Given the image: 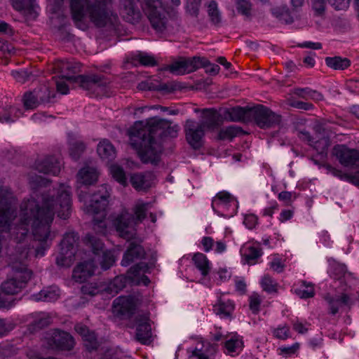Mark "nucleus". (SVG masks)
I'll return each instance as SVG.
<instances>
[{
	"label": "nucleus",
	"mask_w": 359,
	"mask_h": 359,
	"mask_svg": "<svg viewBox=\"0 0 359 359\" xmlns=\"http://www.w3.org/2000/svg\"><path fill=\"white\" fill-rule=\"evenodd\" d=\"M335 10H346L349 6L350 0H328Z\"/></svg>",
	"instance_id": "nucleus-58"
},
{
	"label": "nucleus",
	"mask_w": 359,
	"mask_h": 359,
	"mask_svg": "<svg viewBox=\"0 0 359 359\" xmlns=\"http://www.w3.org/2000/svg\"><path fill=\"white\" fill-rule=\"evenodd\" d=\"M11 75L20 83L32 80L35 76L32 72L27 69L13 70L11 72Z\"/></svg>",
	"instance_id": "nucleus-47"
},
{
	"label": "nucleus",
	"mask_w": 359,
	"mask_h": 359,
	"mask_svg": "<svg viewBox=\"0 0 359 359\" xmlns=\"http://www.w3.org/2000/svg\"><path fill=\"white\" fill-rule=\"evenodd\" d=\"M332 153L339 162L345 167L353 166L359 163V151L344 144L334 146Z\"/></svg>",
	"instance_id": "nucleus-12"
},
{
	"label": "nucleus",
	"mask_w": 359,
	"mask_h": 359,
	"mask_svg": "<svg viewBox=\"0 0 359 359\" xmlns=\"http://www.w3.org/2000/svg\"><path fill=\"white\" fill-rule=\"evenodd\" d=\"M201 0H188L186 10L192 17L197 18L199 13Z\"/></svg>",
	"instance_id": "nucleus-55"
},
{
	"label": "nucleus",
	"mask_w": 359,
	"mask_h": 359,
	"mask_svg": "<svg viewBox=\"0 0 359 359\" xmlns=\"http://www.w3.org/2000/svg\"><path fill=\"white\" fill-rule=\"evenodd\" d=\"M13 277L1 284V290L6 294L13 295L24 288L32 277V271L22 262H15L11 265Z\"/></svg>",
	"instance_id": "nucleus-6"
},
{
	"label": "nucleus",
	"mask_w": 359,
	"mask_h": 359,
	"mask_svg": "<svg viewBox=\"0 0 359 359\" xmlns=\"http://www.w3.org/2000/svg\"><path fill=\"white\" fill-rule=\"evenodd\" d=\"M50 323V316L48 314L43 313L37 319L34 320L28 325V330L30 332H35L48 326Z\"/></svg>",
	"instance_id": "nucleus-37"
},
{
	"label": "nucleus",
	"mask_w": 359,
	"mask_h": 359,
	"mask_svg": "<svg viewBox=\"0 0 359 359\" xmlns=\"http://www.w3.org/2000/svg\"><path fill=\"white\" fill-rule=\"evenodd\" d=\"M109 193L106 184H102L92 196L89 205H86L88 214L97 215L93 219V229L98 233H104L107 224L104 212L109 203Z\"/></svg>",
	"instance_id": "nucleus-5"
},
{
	"label": "nucleus",
	"mask_w": 359,
	"mask_h": 359,
	"mask_svg": "<svg viewBox=\"0 0 359 359\" xmlns=\"http://www.w3.org/2000/svg\"><path fill=\"white\" fill-rule=\"evenodd\" d=\"M262 287L268 292H276L277 284L269 275H265L261 281Z\"/></svg>",
	"instance_id": "nucleus-52"
},
{
	"label": "nucleus",
	"mask_w": 359,
	"mask_h": 359,
	"mask_svg": "<svg viewBox=\"0 0 359 359\" xmlns=\"http://www.w3.org/2000/svg\"><path fill=\"white\" fill-rule=\"evenodd\" d=\"M330 145L329 137H323L320 140L313 142L312 145L314 149L320 154H324Z\"/></svg>",
	"instance_id": "nucleus-54"
},
{
	"label": "nucleus",
	"mask_w": 359,
	"mask_h": 359,
	"mask_svg": "<svg viewBox=\"0 0 359 359\" xmlns=\"http://www.w3.org/2000/svg\"><path fill=\"white\" fill-rule=\"evenodd\" d=\"M111 173L116 181L123 186L127 185V177L123 169L118 165L111 166Z\"/></svg>",
	"instance_id": "nucleus-48"
},
{
	"label": "nucleus",
	"mask_w": 359,
	"mask_h": 359,
	"mask_svg": "<svg viewBox=\"0 0 359 359\" xmlns=\"http://www.w3.org/2000/svg\"><path fill=\"white\" fill-rule=\"evenodd\" d=\"M60 163L54 156H48L37 162L36 168L39 172L57 175L60 172Z\"/></svg>",
	"instance_id": "nucleus-21"
},
{
	"label": "nucleus",
	"mask_w": 359,
	"mask_h": 359,
	"mask_svg": "<svg viewBox=\"0 0 359 359\" xmlns=\"http://www.w3.org/2000/svg\"><path fill=\"white\" fill-rule=\"evenodd\" d=\"M187 60L190 72H193L201 67H208L210 65V61L205 57L195 56Z\"/></svg>",
	"instance_id": "nucleus-42"
},
{
	"label": "nucleus",
	"mask_w": 359,
	"mask_h": 359,
	"mask_svg": "<svg viewBox=\"0 0 359 359\" xmlns=\"http://www.w3.org/2000/svg\"><path fill=\"white\" fill-rule=\"evenodd\" d=\"M148 203H137L133 208L134 221L133 224L142 222L146 217V211L147 210Z\"/></svg>",
	"instance_id": "nucleus-45"
},
{
	"label": "nucleus",
	"mask_w": 359,
	"mask_h": 359,
	"mask_svg": "<svg viewBox=\"0 0 359 359\" xmlns=\"http://www.w3.org/2000/svg\"><path fill=\"white\" fill-rule=\"evenodd\" d=\"M82 339L83 340L84 346L88 351H92L97 348L98 341L93 331H90L86 334V337H83Z\"/></svg>",
	"instance_id": "nucleus-50"
},
{
	"label": "nucleus",
	"mask_w": 359,
	"mask_h": 359,
	"mask_svg": "<svg viewBox=\"0 0 359 359\" xmlns=\"http://www.w3.org/2000/svg\"><path fill=\"white\" fill-rule=\"evenodd\" d=\"M29 184L34 190L30 199L24 201L20 205V224L17 236L21 240L28 233L31 226L33 238L38 241V245H32L28 252H22V258H27L29 253L33 252L35 257H42L48 245L46 243L50 236V226L53 220L55 213L63 219L68 218L71 213L70 187L62 184L57 192V200L53 195L46 191L44 188L48 180L41 176H30Z\"/></svg>",
	"instance_id": "nucleus-1"
},
{
	"label": "nucleus",
	"mask_w": 359,
	"mask_h": 359,
	"mask_svg": "<svg viewBox=\"0 0 359 359\" xmlns=\"http://www.w3.org/2000/svg\"><path fill=\"white\" fill-rule=\"evenodd\" d=\"M312 89L309 88H297L294 89V94L302 99L308 100L310 98V95Z\"/></svg>",
	"instance_id": "nucleus-61"
},
{
	"label": "nucleus",
	"mask_w": 359,
	"mask_h": 359,
	"mask_svg": "<svg viewBox=\"0 0 359 359\" xmlns=\"http://www.w3.org/2000/svg\"><path fill=\"white\" fill-rule=\"evenodd\" d=\"M135 310L134 299L131 297L120 296L114 300L113 313L121 319L130 318L134 313Z\"/></svg>",
	"instance_id": "nucleus-14"
},
{
	"label": "nucleus",
	"mask_w": 359,
	"mask_h": 359,
	"mask_svg": "<svg viewBox=\"0 0 359 359\" xmlns=\"http://www.w3.org/2000/svg\"><path fill=\"white\" fill-rule=\"evenodd\" d=\"M144 129V121L135 123L129 130L131 145L137 150L139 156L144 163L157 165L161 161L162 146Z\"/></svg>",
	"instance_id": "nucleus-3"
},
{
	"label": "nucleus",
	"mask_w": 359,
	"mask_h": 359,
	"mask_svg": "<svg viewBox=\"0 0 359 359\" xmlns=\"http://www.w3.org/2000/svg\"><path fill=\"white\" fill-rule=\"evenodd\" d=\"M208 14L212 24L219 27L222 23V15L219 11L217 4L215 1H211L208 6Z\"/></svg>",
	"instance_id": "nucleus-38"
},
{
	"label": "nucleus",
	"mask_w": 359,
	"mask_h": 359,
	"mask_svg": "<svg viewBox=\"0 0 359 359\" xmlns=\"http://www.w3.org/2000/svg\"><path fill=\"white\" fill-rule=\"evenodd\" d=\"M325 299L327 302L330 306V313L335 315L340 307L347 306L350 302V297L346 294H341L335 297H331L327 294L325 297Z\"/></svg>",
	"instance_id": "nucleus-26"
},
{
	"label": "nucleus",
	"mask_w": 359,
	"mask_h": 359,
	"mask_svg": "<svg viewBox=\"0 0 359 359\" xmlns=\"http://www.w3.org/2000/svg\"><path fill=\"white\" fill-rule=\"evenodd\" d=\"M325 63L327 67L335 70H344L351 65L349 59L340 56L327 57Z\"/></svg>",
	"instance_id": "nucleus-30"
},
{
	"label": "nucleus",
	"mask_w": 359,
	"mask_h": 359,
	"mask_svg": "<svg viewBox=\"0 0 359 359\" xmlns=\"http://www.w3.org/2000/svg\"><path fill=\"white\" fill-rule=\"evenodd\" d=\"M257 223V217L255 215H248L245 217L243 224L249 229H253Z\"/></svg>",
	"instance_id": "nucleus-63"
},
{
	"label": "nucleus",
	"mask_w": 359,
	"mask_h": 359,
	"mask_svg": "<svg viewBox=\"0 0 359 359\" xmlns=\"http://www.w3.org/2000/svg\"><path fill=\"white\" fill-rule=\"evenodd\" d=\"M151 337V327L149 320L147 317L136 318L135 339L142 344L149 343Z\"/></svg>",
	"instance_id": "nucleus-19"
},
{
	"label": "nucleus",
	"mask_w": 359,
	"mask_h": 359,
	"mask_svg": "<svg viewBox=\"0 0 359 359\" xmlns=\"http://www.w3.org/2000/svg\"><path fill=\"white\" fill-rule=\"evenodd\" d=\"M75 252L61 250L60 254L56 257V264L60 266L69 267L71 266Z\"/></svg>",
	"instance_id": "nucleus-44"
},
{
	"label": "nucleus",
	"mask_w": 359,
	"mask_h": 359,
	"mask_svg": "<svg viewBox=\"0 0 359 359\" xmlns=\"http://www.w3.org/2000/svg\"><path fill=\"white\" fill-rule=\"evenodd\" d=\"M83 242L86 245L91 249L95 255H102L100 261L101 267L103 270L109 269L115 262V258L113 253L110 251H104V244L102 241L95 236L87 234Z\"/></svg>",
	"instance_id": "nucleus-11"
},
{
	"label": "nucleus",
	"mask_w": 359,
	"mask_h": 359,
	"mask_svg": "<svg viewBox=\"0 0 359 359\" xmlns=\"http://www.w3.org/2000/svg\"><path fill=\"white\" fill-rule=\"evenodd\" d=\"M252 107H235L225 109L223 111L224 119L233 122L251 121Z\"/></svg>",
	"instance_id": "nucleus-18"
},
{
	"label": "nucleus",
	"mask_w": 359,
	"mask_h": 359,
	"mask_svg": "<svg viewBox=\"0 0 359 359\" xmlns=\"http://www.w3.org/2000/svg\"><path fill=\"white\" fill-rule=\"evenodd\" d=\"M95 269L93 260L79 263L73 271L72 278L76 282L83 283L94 274Z\"/></svg>",
	"instance_id": "nucleus-20"
},
{
	"label": "nucleus",
	"mask_w": 359,
	"mask_h": 359,
	"mask_svg": "<svg viewBox=\"0 0 359 359\" xmlns=\"http://www.w3.org/2000/svg\"><path fill=\"white\" fill-rule=\"evenodd\" d=\"M111 218L113 226L121 237L129 240L134 236V229L132 226L134 217L128 210L122 209L119 213L111 215Z\"/></svg>",
	"instance_id": "nucleus-10"
},
{
	"label": "nucleus",
	"mask_w": 359,
	"mask_h": 359,
	"mask_svg": "<svg viewBox=\"0 0 359 359\" xmlns=\"http://www.w3.org/2000/svg\"><path fill=\"white\" fill-rule=\"evenodd\" d=\"M242 250H244L243 257L245 262L250 265L255 264L257 259L262 255V248L254 246L244 248Z\"/></svg>",
	"instance_id": "nucleus-33"
},
{
	"label": "nucleus",
	"mask_w": 359,
	"mask_h": 359,
	"mask_svg": "<svg viewBox=\"0 0 359 359\" xmlns=\"http://www.w3.org/2000/svg\"><path fill=\"white\" fill-rule=\"evenodd\" d=\"M139 0H121V13L124 20L131 24L139 22L141 18L137 7Z\"/></svg>",
	"instance_id": "nucleus-17"
},
{
	"label": "nucleus",
	"mask_w": 359,
	"mask_h": 359,
	"mask_svg": "<svg viewBox=\"0 0 359 359\" xmlns=\"http://www.w3.org/2000/svg\"><path fill=\"white\" fill-rule=\"evenodd\" d=\"M36 93V98L39 100L41 104L52 102L55 96L54 90H51L49 87L43 86L39 88L34 89Z\"/></svg>",
	"instance_id": "nucleus-35"
},
{
	"label": "nucleus",
	"mask_w": 359,
	"mask_h": 359,
	"mask_svg": "<svg viewBox=\"0 0 359 359\" xmlns=\"http://www.w3.org/2000/svg\"><path fill=\"white\" fill-rule=\"evenodd\" d=\"M13 7L18 11H30L33 9L34 0H11Z\"/></svg>",
	"instance_id": "nucleus-49"
},
{
	"label": "nucleus",
	"mask_w": 359,
	"mask_h": 359,
	"mask_svg": "<svg viewBox=\"0 0 359 359\" xmlns=\"http://www.w3.org/2000/svg\"><path fill=\"white\" fill-rule=\"evenodd\" d=\"M186 138L188 143L194 149H199L202 145V138L204 136V128L193 120H187L184 126Z\"/></svg>",
	"instance_id": "nucleus-16"
},
{
	"label": "nucleus",
	"mask_w": 359,
	"mask_h": 359,
	"mask_svg": "<svg viewBox=\"0 0 359 359\" xmlns=\"http://www.w3.org/2000/svg\"><path fill=\"white\" fill-rule=\"evenodd\" d=\"M72 15L75 22L85 16L97 27L118 25V17L113 11V0H70Z\"/></svg>",
	"instance_id": "nucleus-2"
},
{
	"label": "nucleus",
	"mask_w": 359,
	"mask_h": 359,
	"mask_svg": "<svg viewBox=\"0 0 359 359\" xmlns=\"http://www.w3.org/2000/svg\"><path fill=\"white\" fill-rule=\"evenodd\" d=\"M165 69L177 75H183L185 74L191 73L189 70V69L187 59L175 61L170 65L167 66Z\"/></svg>",
	"instance_id": "nucleus-36"
},
{
	"label": "nucleus",
	"mask_w": 359,
	"mask_h": 359,
	"mask_svg": "<svg viewBox=\"0 0 359 359\" xmlns=\"http://www.w3.org/2000/svg\"><path fill=\"white\" fill-rule=\"evenodd\" d=\"M261 301L257 294L250 297V309L254 313H257L259 310Z\"/></svg>",
	"instance_id": "nucleus-60"
},
{
	"label": "nucleus",
	"mask_w": 359,
	"mask_h": 359,
	"mask_svg": "<svg viewBox=\"0 0 359 359\" xmlns=\"http://www.w3.org/2000/svg\"><path fill=\"white\" fill-rule=\"evenodd\" d=\"M323 167L326 168V170L328 171V172H330L334 176L338 177L341 179H346L352 184L359 187V171L355 173L354 175L350 176L347 175L342 174L341 170H339L336 169L335 168H333L330 164H324Z\"/></svg>",
	"instance_id": "nucleus-39"
},
{
	"label": "nucleus",
	"mask_w": 359,
	"mask_h": 359,
	"mask_svg": "<svg viewBox=\"0 0 359 359\" xmlns=\"http://www.w3.org/2000/svg\"><path fill=\"white\" fill-rule=\"evenodd\" d=\"M146 4L148 18L156 32L163 33L168 30L170 25L162 0H146Z\"/></svg>",
	"instance_id": "nucleus-7"
},
{
	"label": "nucleus",
	"mask_w": 359,
	"mask_h": 359,
	"mask_svg": "<svg viewBox=\"0 0 359 359\" xmlns=\"http://www.w3.org/2000/svg\"><path fill=\"white\" fill-rule=\"evenodd\" d=\"M23 102L27 109H34L41 104L39 100L36 98V93L34 90L24 95Z\"/></svg>",
	"instance_id": "nucleus-43"
},
{
	"label": "nucleus",
	"mask_w": 359,
	"mask_h": 359,
	"mask_svg": "<svg viewBox=\"0 0 359 359\" xmlns=\"http://www.w3.org/2000/svg\"><path fill=\"white\" fill-rule=\"evenodd\" d=\"M79 238L78 234L75 232L67 233L60 243L62 251L76 252Z\"/></svg>",
	"instance_id": "nucleus-31"
},
{
	"label": "nucleus",
	"mask_w": 359,
	"mask_h": 359,
	"mask_svg": "<svg viewBox=\"0 0 359 359\" xmlns=\"http://www.w3.org/2000/svg\"><path fill=\"white\" fill-rule=\"evenodd\" d=\"M302 286L305 287L306 289H295V293L302 299H307L313 297L314 289L312 284H307L306 281H302Z\"/></svg>",
	"instance_id": "nucleus-51"
},
{
	"label": "nucleus",
	"mask_w": 359,
	"mask_h": 359,
	"mask_svg": "<svg viewBox=\"0 0 359 359\" xmlns=\"http://www.w3.org/2000/svg\"><path fill=\"white\" fill-rule=\"evenodd\" d=\"M203 120L200 124L204 128L215 130L223 123V114H219L214 109H205L203 110Z\"/></svg>",
	"instance_id": "nucleus-22"
},
{
	"label": "nucleus",
	"mask_w": 359,
	"mask_h": 359,
	"mask_svg": "<svg viewBox=\"0 0 359 359\" xmlns=\"http://www.w3.org/2000/svg\"><path fill=\"white\" fill-rule=\"evenodd\" d=\"M99 173L97 170L92 167L86 166L81 168L76 175V189L79 198L81 201L85 199L81 190L83 186H90L97 182Z\"/></svg>",
	"instance_id": "nucleus-13"
},
{
	"label": "nucleus",
	"mask_w": 359,
	"mask_h": 359,
	"mask_svg": "<svg viewBox=\"0 0 359 359\" xmlns=\"http://www.w3.org/2000/svg\"><path fill=\"white\" fill-rule=\"evenodd\" d=\"M233 309V306L231 302H221L218 305L216 313L217 314L223 315L225 317H228L230 316Z\"/></svg>",
	"instance_id": "nucleus-56"
},
{
	"label": "nucleus",
	"mask_w": 359,
	"mask_h": 359,
	"mask_svg": "<svg viewBox=\"0 0 359 359\" xmlns=\"http://www.w3.org/2000/svg\"><path fill=\"white\" fill-rule=\"evenodd\" d=\"M243 346V341L237 338H231L225 342V347L229 352H235L238 348Z\"/></svg>",
	"instance_id": "nucleus-57"
},
{
	"label": "nucleus",
	"mask_w": 359,
	"mask_h": 359,
	"mask_svg": "<svg viewBox=\"0 0 359 359\" xmlns=\"http://www.w3.org/2000/svg\"><path fill=\"white\" fill-rule=\"evenodd\" d=\"M290 328L287 326L278 327L273 330L274 336L280 339H285L288 337Z\"/></svg>",
	"instance_id": "nucleus-59"
},
{
	"label": "nucleus",
	"mask_w": 359,
	"mask_h": 359,
	"mask_svg": "<svg viewBox=\"0 0 359 359\" xmlns=\"http://www.w3.org/2000/svg\"><path fill=\"white\" fill-rule=\"evenodd\" d=\"M59 290L54 287H48L34 294L32 297L35 301L53 302L59 297Z\"/></svg>",
	"instance_id": "nucleus-29"
},
{
	"label": "nucleus",
	"mask_w": 359,
	"mask_h": 359,
	"mask_svg": "<svg viewBox=\"0 0 359 359\" xmlns=\"http://www.w3.org/2000/svg\"><path fill=\"white\" fill-rule=\"evenodd\" d=\"M15 327V324L6 318H0V337L7 335Z\"/></svg>",
	"instance_id": "nucleus-53"
},
{
	"label": "nucleus",
	"mask_w": 359,
	"mask_h": 359,
	"mask_svg": "<svg viewBox=\"0 0 359 359\" xmlns=\"http://www.w3.org/2000/svg\"><path fill=\"white\" fill-rule=\"evenodd\" d=\"M62 79L77 83L86 90H103L110 80L101 74H90L87 75H76L81 71V64L76 62L60 61L56 65Z\"/></svg>",
	"instance_id": "nucleus-4"
},
{
	"label": "nucleus",
	"mask_w": 359,
	"mask_h": 359,
	"mask_svg": "<svg viewBox=\"0 0 359 359\" xmlns=\"http://www.w3.org/2000/svg\"><path fill=\"white\" fill-rule=\"evenodd\" d=\"M144 129L147 130L155 139L156 137H176L179 131L177 124H172L168 120L158 117H153L144 123Z\"/></svg>",
	"instance_id": "nucleus-8"
},
{
	"label": "nucleus",
	"mask_w": 359,
	"mask_h": 359,
	"mask_svg": "<svg viewBox=\"0 0 359 359\" xmlns=\"http://www.w3.org/2000/svg\"><path fill=\"white\" fill-rule=\"evenodd\" d=\"M0 50L4 53L11 54L14 50L13 45L2 38H0Z\"/></svg>",
	"instance_id": "nucleus-64"
},
{
	"label": "nucleus",
	"mask_w": 359,
	"mask_h": 359,
	"mask_svg": "<svg viewBox=\"0 0 359 359\" xmlns=\"http://www.w3.org/2000/svg\"><path fill=\"white\" fill-rule=\"evenodd\" d=\"M68 146L69 156L74 161H78L86 149L84 142L78 139L73 133L68 135Z\"/></svg>",
	"instance_id": "nucleus-25"
},
{
	"label": "nucleus",
	"mask_w": 359,
	"mask_h": 359,
	"mask_svg": "<svg viewBox=\"0 0 359 359\" xmlns=\"http://www.w3.org/2000/svg\"><path fill=\"white\" fill-rule=\"evenodd\" d=\"M148 271V266L146 263L140 262L133 266L130 267L127 271L126 280H130L134 283L136 280H138L143 273Z\"/></svg>",
	"instance_id": "nucleus-32"
},
{
	"label": "nucleus",
	"mask_w": 359,
	"mask_h": 359,
	"mask_svg": "<svg viewBox=\"0 0 359 359\" xmlns=\"http://www.w3.org/2000/svg\"><path fill=\"white\" fill-rule=\"evenodd\" d=\"M126 282L125 276H118L104 287V290L106 293L114 296L126 287Z\"/></svg>",
	"instance_id": "nucleus-28"
},
{
	"label": "nucleus",
	"mask_w": 359,
	"mask_h": 359,
	"mask_svg": "<svg viewBox=\"0 0 359 359\" xmlns=\"http://www.w3.org/2000/svg\"><path fill=\"white\" fill-rule=\"evenodd\" d=\"M48 344L53 348L70 351L74 348L75 341L69 333L60 330H55L51 337L48 339Z\"/></svg>",
	"instance_id": "nucleus-15"
},
{
	"label": "nucleus",
	"mask_w": 359,
	"mask_h": 359,
	"mask_svg": "<svg viewBox=\"0 0 359 359\" xmlns=\"http://www.w3.org/2000/svg\"><path fill=\"white\" fill-rule=\"evenodd\" d=\"M243 133L241 127L231 126L219 130L218 137L219 140H232L238 135Z\"/></svg>",
	"instance_id": "nucleus-41"
},
{
	"label": "nucleus",
	"mask_w": 359,
	"mask_h": 359,
	"mask_svg": "<svg viewBox=\"0 0 359 359\" xmlns=\"http://www.w3.org/2000/svg\"><path fill=\"white\" fill-rule=\"evenodd\" d=\"M145 251L143 247L135 243H130L127 250L124 252L121 265L127 266L133 262L144 257Z\"/></svg>",
	"instance_id": "nucleus-23"
},
{
	"label": "nucleus",
	"mask_w": 359,
	"mask_h": 359,
	"mask_svg": "<svg viewBox=\"0 0 359 359\" xmlns=\"http://www.w3.org/2000/svg\"><path fill=\"white\" fill-rule=\"evenodd\" d=\"M237 11L247 17L251 16L252 4L249 0H235Z\"/></svg>",
	"instance_id": "nucleus-46"
},
{
	"label": "nucleus",
	"mask_w": 359,
	"mask_h": 359,
	"mask_svg": "<svg viewBox=\"0 0 359 359\" xmlns=\"http://www.w3.org/2000/svg\"><path fill=\"white\" fill-rule=\"evenodd\" d=\"M254 121L260 128H269L280 124L281 116L269 108L257 104L252 107L251 121Z\"/></svg>",
	"instance_id": "nucleus-9"
},
{
	"label": "nucleus",
	"mask_w": 359,
	"mask_h": 359,
	"mask_svg": "<svg viewBox=\"0 0 359 359\" xmlns=\"http://www.w3.org/2000/svg\"><path fill=\"white\" fill-rule=\"evenodd\" d=\"M97 152L102 159L107 162L112 161L116 156L114 147L109 141L106 140L98 144Z\"/></svg>",
	"instance_id": "nucleus-27"
},
{
	"label": "nucleus",
	"mask_w": 359,
	"mask_h": 359,
	"mask_svg": "<svg viewBox=\"0 0 359 359\" xmlns=\"http://www.w3.org/2000/svg\"><path fill=\"white\" fill-rule=\"evenodd\" d=\"M272 13L276 18L285 24H291L294 21L289 8L286 6L273 8Z\"/></svg>",
	"instance_id": "nucleus-40"
},
{
	"label": "nucleus",
	"mask_w": 359,
	"mask_h": 359,
	"mask_svg": "<svg viewBox=\"0 0 359 359\" xmlns=\"http://www.w3.org/2000/svg\"><path fill=\"white\" fill-rule=\"evenodd\" d=\"M81 292L83 294L95 296L98 293L99 290L91 284H86L81 287Z\"/></svg>",
	"instance_id": "nucleus-62"
},
{
	"label": "nucleus",
	"mask_w": 359,
	"mask_h": 359,
	"mask_svg": "<svg viewBox=\"0 0 359 359\" xmlns=\"http://www.w3.org/2000/svg\"><path fill=\"white\" fill-rule=\"evenodd\" d=\"M154 180V175L151 172L134 173L130 176V182L137 190L149 189Z\"/></svg>",
	"instance_id": "nucleus-24"
},
{
	"label": "nucleus",
	"mask_w": 359,
	"mask_h": 359,
	"mask_svg": "<svg viewBox=\"0 0 359 359\" xmlns=\"http://www.w3.org/2000/svg\"><path fill=\"white\" fill-rule=\"evenodd\" d=\"M192 260L196 267L201 271L203 276H206L210 272V263L207 257L203 253H196Z\"/></svg>",
	"instance_id": "nucleus-34"
}]
</instances>
